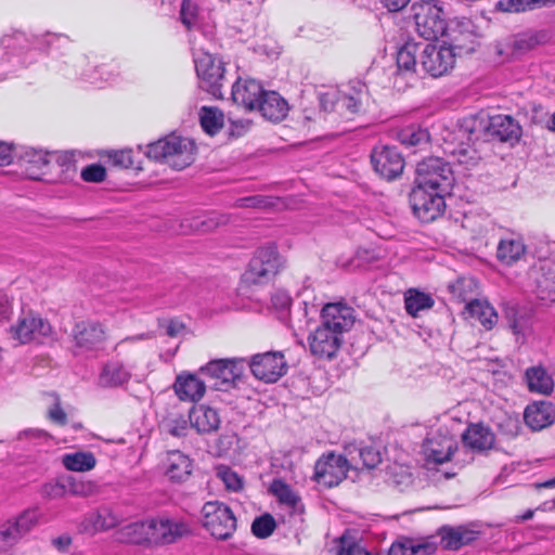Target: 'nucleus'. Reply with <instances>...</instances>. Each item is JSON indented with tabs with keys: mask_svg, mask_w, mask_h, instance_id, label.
<instances>
[{
	"mask_svg": "<svg viewBox=\"0 0 555 555\" xmlns=\"http://www.w3.org/2000/svg\"><path fill=\"white\" fill-rule=\"evenodd\" d=\"M284 259L276 246L268 244L260 246L249 260L248 268L242 279L247 284H260L269 281L284 267Z\"/></svg>",
	"mask_w": 555,
	"mask_h": 555,
	"instance_id": "obj_5",
	"label": "nucleus"
},
{
	"mask_svg": "<svg viewBox=\"0 0 555 555\" xmlns=\"http://www.w3.org/2000/svg\"><path fill=\"white\" fill-rule=\"evenodd\" d=\"M269 491L281 505L285 506L292 513H300L302 511L300 495L283 479H273Z\"/></svg>",
	"mask_w": 555,
	"mask_h": 555,
	"instance_id": "obj_31",
	"label": "nucleus"
},
{
	"mask_svg": "<svg viewBox=\"0 0 555 555\" xmlns=\"http://www.w3.org/2000/svg\"><path fill=\"white\" fill-rule=\"evenodd\" d=\"M144 154L155 162L182 170L194 162L195 143L175 133L147 144Z\"/></svg>",
	"mask_w": 555,
	"mask_h": 555,
	"instance_id": "obj_2",
	"label": "nucleus"
},
{
	"mask_svg": "<svg viewBox=\"0 0 555 555\" xmlns=\"http://www.w3.org/2000/svg\"><path fill=\"white\" fill-rule=\"evenodd\" d=\"M199 121L207 134L215 135L223 127V114L218 108L204 106L199 113Z\"/></svg>",
	"mask_w": 555,
	"mask_h": 555,
	"instance_id": "obj_43",
	"label": "nucleus"
},
{
	"mask_svg": "<svg viewBox=\"0 0 555 555\" xmlns=\"http://www.w3.org/2000/svg\"><path fill=\"white\" fill-rule=\"evenodd\" d=\"M20 540L17 533L11 525V520L0 527V551L7 552Z\"/></svg>",
	"mask_w": 555,
	"mask_h": 555,
	"instance_id": "obj_53",
	"label": "nucleus"
},
{
	"mask_svg": "<svg viewBox=\"0 0 555 555\" xmlns=\"http://www.w3.org/2000/svg\"><path fill=\"white\" fill-rule=\"evenodd\" d=\"M74 337L78 346L93 348L104 339L105 332L98 322L81 321L75 325Z\"/></svg>",
	"mask_w": 555,
	"mask_h": 555,
	"instance_id": "obj_33",
	"label": "nucleus"
},
{
	"mask_svg": "<svg viewBox=\"0 0 555 555\" xmlns=\"http://www.w3.org/2000/svg\"><path fill=\"white\" fill-rule=\"evenodd\" d=\"M404 304L406 312L415 318L421 311L430 309L435 301L427 293L409 289L404 295Z\"/></svg>",
	"mask_w": 555,
	"mask_h": 555,
	"instance_id": "obj_42",
	"label": "nucleus"
},
{
	"mask_svg": "<svg viewBox=\"0 0 555 555\" xmlns=\"http://www.w3.org/2000/svg\"><path fill=\"white\" fill-rule=\"evenodd\" d=\"M149 519L133 521L116 530L114 539L120 543L149 545Z\"/></svg>",
	"mask_w": 555,
	"mask_h": 555,
	"instance_id": "obj_34",
	"label": "nucleus"
},
{
	"mask_svg": "<svg viewBox=\"0 0 555 555\" xmlns=\"http://www.w3.org/2000/svg\"><path fill=\"white\" fill-rule=\"evenodd\" d=\"M48 417L51 422L61 426L67 423V415L62 409L57 397H54V403L48 410Z\"/></svg>",
	"mask_w": 555,
	"mask_h": 555,
	"instance_id": "obj_59",
	"label": "nucleus"
},
{
	"mask_svg": "<svg viewBox=\"0 0 555 555\" xmlns=\"http://www.w3.org/2000/svg\"><path fill=\"white\" fill-rule=\"evenodd\" d=\"M465 447L475 451H485L490 449L494 443V435L481 424H472L462 435Z\"/></svg>",
	"mask_w": 555,
	"mask_h": 555,
	"instance_id": "obj_32",
	"label": "nucleus"
},
{
	"mask_svg": "<svg viewBox=\"0 0 555 555\" xmlns=\"http://www.w3.org/2000/svg\"><path fill=\"white\" fill-rule=\"evenodd\" d=\"M347 455L349 456V452L356 457L358 462V467L362 464L363 467L374 468L380 463V453L373 447H363V448H347Z\"/></svg>",
	"mask_w": 555,
	"mask_h": 555,
	"instance_id": "obj_46",
	"label": "nucleus"
},
{
	"mask_svg": "<svg viewBox=\"0 0 555 555\" xmlns=\"http://www.w3.org/2000/svg\"><path fill=\"white\" fill-rule=\"evenodd\" d=\"M452 44H454L452 42ZM455 46L422 43L418 66L421 75L438 78L448 74L455 64Z\"/></svg>",
	"mask_w": 555,
	"mask_h": 555,
	"instance_id": "obj_10",
	"label": "nucleus"
},
{
	"mask_svg": "<svg viewBox=\"0 0 555 555\" xmlns=\"http://www.w3.org/2000/svg\"><path fill=\"white\" fill-rule=\"evenodd\" d=\"M168 431L175 437H182L188 429V422L183 417L170 418L168 421Z\"/></svg>",
	"mask_w": 555,
	"mask_h": 555,
	"instance_id": "obj_60",
	"label": "nucleus"
},
{
	"mask_svg": "<svg viewBox=\"0 0 555 555\" xmlns=\"http://www.w3.org/2000/svg\"><path fill=\"white\" fill-rule=\"evenodd\" d=\"M321 323L344 336L354 323L353 309L343 302L326 304L321 311Z\"/></svg>",
	"mask_w": 555,
	"mask_h": 555,
	"instance_id": "obj_21",
	"label": "nucleus"
},
{
	"mask_svg": "<svg viewBox=\"0 0 555 555\" xmlns=\"http://www.w3.org/2000/svg\"><path fill=\"white\" fill-rule=\"evenodd\" d=\"M421 42L408 41L397 53V67L399 75H421L418 61L421 59Z\"/></svg>",
	"mask_w": 555,
	"mask_h": 555,
	"instance_id": "obj_29",
	"label": "nucleus"
},
{
	"mask_svg": "<svg viewBox=\"0 0 555 555\" xmlns=\"http://www.w3.org/2000/svg\"><path fill=\"white\" fill-rule=\"evenodd\" d=\"M526 251L521 237L514 234L500 240L496 250L498 259L505 264H513L519 260Z\"/></svg>",
	"mask_w": 555,
	"mask_h": 555,
	"instance_id": "obj_35",
	"label": "nucleus"
},
{
	"mask_svg": "<svg viewBox=\"0 0 555 555\" xmlns=\"http://www.w3.org/2000/svg\"><path fill=\"white\" fill-rule=\"evenodd\" d=\"M485 128L490 135L504 142L517 141L521 135V127L509 115L499 114L489 117Z\"/></svg>",
	"mask_w": 555,
	"mask_h": 555,
	"instance_id": "obj_25",
	"label": "nucleus"
},
{
	"mask_svg": "<svg viewBox=\"0 0 555 555\" xmlns=\"http://www.w3.org/2000/svg\"><path fill=\"white\" fill-rule=\"evenodd\" d=\"M202 522L218 540H227L236 530V518L232 509L219 501L206 502L202 507Z\"/></svg>",
	"mask_w": 555,
	"mask_h": 555,
	"instance_id": "obj_9",
	"label": "nucleus"
},
{
	"mask_svg": "<svg viewBox=\"0 0 555 555\" xmlns=\"http://www.w3.org/2000/svg\"><path fill=\"white\" fill-rule=\"evenodd\" d=\"M214 46V41L211 44L207 41L199 42L196 36H193L191 39V50L199 86L214 96H219L221 94L224 68L222 62L211 53Z\"/></svg>",
	"mask_w": 555,
	"mask_h": 555,
	"instance_id": "obj_3",
	"label": "nucleus"
},
{
	"mask_svg": "<svg viewBox=\"0 0 555 555\" xmlns=\"http://www.w3.org/2000/svg\"><path fill=\"white\" fill-rule=\"evenodd\" d=\"M340 89L328 88L324 92H320V106L324 112H337Z\"/></svg>",
	"mask_w": 555,
	"mask_h": 555,
	"instance_id": "obj_52",
	"label": "nucleus"
},
{
	"mask_svg": "<svg viewBox=\"0 0 555 555\" xmlns=\"http://www.w3.org/2000/svg\"><path fill=\"white\" fill-rule=\"evenodd\" d=\"M264 90L255 79L238 78L232 86V100L248 111L256 109Z\"/></svg>",
	"mask_w": 555,
	"mask_h": 555,
	"instance_id": "obj_23",
	"label": "nucleus"
},
{
	"mask_svg": "<svg viewBox=\"0 0 555 555\" xmlns=\"http://www.w3.org/2000/svg\"><path fill=\"white\" fill-rule=\"evenodd\" d=\"M453 184L452 170L440 157H428L417 164L415 186L450 192Z\"/></svg>",
	"mask_w": 555,
	"mask_h": 555,
	"instance_id": "obj_7",
	"label": "nucleus"
},
{
	"mask_svg": "<svg viewBox=\"0 0 555 555\" xmlns=\"http://www.w3.org/2000/svg\"><path fill=\"white\" fill-rule=\"evenodd\" d=\"M495 8L502 12L520 13L527 11V0H499Z\"/></svg>",
	"mask_w": 555,
	"mask_h": 555,
	"instance_id": "obj_55",
	"label": "nucleus"
},
{
	"mask_svg": "<svg viewBox=\"0 0 555 555\" xmlns=\"http://www.w3.org/2000/svg\"><path fill=\"white\" fill-rule=\"evenodd\" d=\"M526 380L530 391L543 395L550 393L554 388L552 376L543 366H532L526 371Z\"/></svg>",
	"mask_w": 555,
	"mask_h": 555,
	"instance_id": "obj_39",
	"label": "nucleus"
},
{
	"mask_svg": "<svg viewBox=\"0 0 555 555\" xmlns=\"http://www.w3.org/2000/svg\"><path fill=\"white\" fill-rule=\"evenodd\" d=\"M371 164L377 175L386 180L399 177L404 168V160L395 146L377 145L371 153Z\"/></svg>",
	"mask_w": 555,
	"mask_h": 555,
	"instance_id": "obj_17",
	"label": "nucleus"
},
{
	"mask_svg": "<svg viewBox=\"0 0 555 555\" xmlns=\"http://www.w3.org/2000/svg\"><path fill=\"white\" fill-rule=\"evenodd\" d=\"M246 361L243 358L218 359L208 362L201 369L202 373L216 380L219 389L236 387L244 377Z\"/></svg>",
	"mask_w": 555,
	"mask_h": 555,
	"instance_id": "obj_14",
	"label": "nucleus"
},
{
	"mask_svg": "<svg viewBox=\"0 0 555 555\" xmlns=\"http://www.w3.org/2000/svg\"><path fill=\"white\" fill-rule=\"evenodd\" d=\"M90 487V483L76 481L74 478H68L67 480V493H72L74 495L87 496L89 494Z\"/></svg>",
	"mask_w": 555,
	"mask_h": 555,
	"instance_id": "obj_61",
	"label": "nucleus"
},
{
	"mask_svg": "<svg viewBox=\"0 0 555 555\" xmlns=\"http://www.w3.org/2000/svg\"><path fill=\"white\" fill-rule=\"evenodd\" d=\"M365 92L366 87L364 83L361 82H356L353 86H348L345 90L340 89L337 113H357L361 107L362 99Z\"/></svg>",
	"mask_w": 555,
	"mask_h": 555,
	"instance_id": "obj_36",
	"label": "nucleus"
},
{
	"mask_svg": "<svg viewBox=\"0 0 555 555\" xmlns=\"http://www.w3.org/2000/svg\"><path fill=\"white\" fill-rule=\"evenodd\" d=\"M109 159L115 166H119L121 168H130L133 166L131 150L115 151L109 155Z\"/></svg>",
	"mask_w": 555,
	"mask_h": 555,
	"instance_id": "obj_57",
	"label": "nucleus"
},
{
	"mask_svg": "<svg viewBox=\"0 0 555 555\" xmlns=\"http://www.w3.org/2000/svg\"><path fill=\"white\" fill-rule=\"evenodd\" d=\"M131 372L119 361H108L102 369L99 383L103 387H117L127 383Z\"/></svg>",
	"mask_w": 555,
	"mask_h": 555,
	"instance_id": "obj_38",
	"label": "nucleus"
},
{
	"mask_svg": "<svg viewBox=\"0 0 555 555\" xmlns=\"http://www.w3.org/2000/svg\"><path fill=\"white\" fill-rule=\"evenodd\" d=\"M189 418L191 426L199 434L216 431L220 426V416L217 410L204 404L193 406Z\"/></svg>",
	"mask_w": 555,
	"mask_h": 555,
	"instance_id": "obj_28",
	"label": "nucleus"
},
{
	"mask_svg": "<svg viewBox=\"0 0 555 555\" xmlns=\"http://www.w3.org/2000/svg\"><path fill=\"white\" fill-rule=\"evenodd\" d=\"M457 441L446 428L430 431L423 442L422 451L427 465L443 464L452 460Z\"/></svg>",
	"mask_w": 555,
	"mask_h": 555,
	"instance_id": "obj_15",
	"label": "nucleus"
},
{
	"mask_svg": "<svg viewBox=\"0 0 555 555\" xmlns=\"http://www.w3.org/2000/svg\"><path fill=\"white\" fill-rule=\"evenodd\" d=\"M62 464L67 470L85 473L92 470L96 465V459L92 452L77 451L62 456Z\"/></svg>",
	"mask_w": 555,
	"mask_h": 555,
	"instance_id": "obj_40",
	"label": "nucleus"
},
{
	"mask_svg": "<svg viewBox=\"0 0 555 555\" xmlns=\"http://www.w3.org/2000/svg\"><path fill=\"white\" fill-rule=\"evenodd\" d=\"M149 545L169 544L189 532V526L169 518L149 519Z\"/></svg>",
	"mask_w": 555,
	"mask_h": 555,
	"instance_id": "obj_20",
	"label": "nucleus"
},
{
	"mask_svg": "<svg viewBox=\"0 0 555 555\" xmlns=\"http://www.w3.org/2000/svg\"><path fill=\"white\" fill-rule=\"evenodd\" d=\"M23 67L24 62L20 54L0 48V82L13 76Z\"/></svg>",
	"mask_w": 555,
	"mask_h": 555,
	"instance_id": "obj_45",
	"label": "nucleus"
},
{
	"mask_svg": "<svg viewBox=\"0 0 555 555\" xmlns=\"http://www.w3.org/2000/svg\"><path fill=\"white\" fill-rule=\"evenodd\" d=\"M216 477L224 485L228 491L237 492L243 489V478L227 465L215 467Z\"/></svg>",
	"mask_w": 555,
	"mask_h": 555,
	"instance_id": "obj_48",
	"label": "nucleus"
},
{
	"mask_svg": "<svg viewBox=\"0 0 555 555\" xmlns=\"http://www.w3.org/2000/svg\"><path fill=\"white\" fill-rule=\"evenodd\" d=\"M256 108L271 121H281L288 113L287 102L275 91H264Z\"/></svg>",
	"mask_w": 555,
	"mask_h": 555,
	"instance_id": "obj_30",
	"label": "nucleus"
},
{
	"mask_svg": "<svg viewBox=\"0 0 555 555\" xmlns=\"http://www.w3.org/2000/svg\"><path fill=\"white\" fill-rule=\"evenodd\" d=\"M105 176H106V172H105L104 167H102L101 165H96V164L87 166L81 171V178L88 182H101L105 179Z\"/></svg>",
	"mask_w": 555,
	"mask_h": 555,
	"instance_id": "obj_56",
	"label": "nucleus"
},
{
	"mask_svg": "<svg viewBox=\"0 0 555 555\" xmlns=\"http://www.w3.org/2000/svg\"><path fill=\"white\" fill-rule=\"evenodd\" d=\"M10 335L20 345L30 344L33 341L42 343L43 339L53 335L51 324L39 314L28 312L21 315L17 321L10 326Z\"/></svg>",
	"mask_w": 555,
	"mask_h": 555,
	"instance_id": "obj_13",
	"label": "nucleus"
},
{
	"mask_svg": "<svg viewBox=\"0 0 555 555\" xmlns=\"http://www.w3.org/2000/svg\"><path fill=\"white\" fill-rule=\"evenodd\" d=\"M465 312L472 319L477 320L486 330H491L498 323V313L486 300L475 299L465 307Z\"/></svg>",
	"mask_w": 555,
	"mask_h": 555,
	"instance_id": "obj_37",
	"label": "nucleus"
},
{
	"mask_svg": "<svg viewBox=\"0 0 555 555\" xmlns=\"http://www.w3.org/2000/svg\"><path fill=\"white\" fill-rule=\"evenodd\" d=\"M448 193L414 185L410 194V203L414 215L422 222L436 220L446 209L444 195Z\"/></svg>",
	"mask_w": 555,
	"mask_h": 555,
	"instance_id": "obj_12",
	"label": "nucleus"
},
{
	"mask_svg": "<svg viewBox=\"0 0 555 555\" xmlns=\"http://www.w3.org/2000/svg\"><path fill=\"white\" fill-rule=\"evenodd\" d=\"M39 517L40 512L37 508L26 509L14 520H11V525L21 539L38 524Z\"/></svg>",
	"mask_w": 555,
	"mask_h": 555,
	"instance_id": "obj_47",
	"label": "nucleus"
},
{
	"mask_svg": "<svg viewBox=\"0 0 555 555\" xmlns=\"http://www.w3.org/2000/svg\"><path fill=\"white\" fill-rule=\"evenodd\" d=\"M393 482L397 486H408L412 482V475L406 468L402 466H395L393 468Z\"/></svg>",
	"mask_w": 555,
	"mask_h": 555,
	"instance_id": "obj_63",
	"label": "nucleus"
},
{
	"mask_svg": "<svg viewBox=\"0 0 555 555\" xmlns=\"http://www.w3.org/2000/svg\"><path fill=\"white\" fill-rule=\"evenodd\" d=\"M180 20L189 30V42L196 36L199 42L209 44L215 40L216 24L209 8L195 0H183L180 8Z\"/></svg>",
	"mask_w": 555,
	"mask_h": 555,
	"instance_id": "obj_4",
	"label": "nucleus"
},
{
	"mask_svg": "<svg viewBox=\"0 0 555 555\" xmlns=\"http://www.w3.org/2000/svg\"><path fill=\"white\" fill-rule=\"evenodd\" d=\"M51 165L56 164L64 179L72 178L76 172L74 154L70 152H50Z\"/></svg>",
	"mask_w": 555,
	"mask_h": 555,
	"instance_id": "obj_50",
	"label": "nucleus"
},
{
	"mask_svg": "<svg viewBox=\"0 0 555 555\" xmlns=\"http://www.w3.org/2000/svg\"><path fill=\"white\" fill-rule=\"evenodd\" d=\"M227 219L223 216H219L215 212L198 215L191 220H184L182 223L183 228H186L191 232L206 233L216 229L219 224L225 223Z\"/></svg>",
	"mask_w": 555,
	"mask_h": 555,
	"instance_id": "obj_41",
	"label": "nucleus"
},
{
	"mask_svg": "<svg viewBox=\"0 0 555 555\" xmlns=\"http://www.w3.org/2000/svg\"><path fill=\"white\" fill-rule=\"evenodd\" d=\"M539 43L537 35H521L516 38L514 46L518 50H530Z\"/></svg>",
	"mask_w": 555,
	"mask_h": 555,
	"instance_id": "obj_62",
	"label": "nucleus"
},
{
	"mask_svg": "<svg viewBox=\"0 0 555 555\" xmlns=\"http://www.w3.org/2000/svg\"><path fill=\"white\" fill-rule=\"evenodd\" d=\"M271 304L281 317H284L291 307L292 298L285 291H276L271 296Z\"/></svg>",
	"mask_w": 555,
	"mask_h": 555,
	"instance_id": "obj_54",
	"label": "nucleus"
},
{
	"mask_svg": "<svg viewBox=\"0 0 555 555\" xmlns=\"http://www.w3.org/2000/svg\"><path fill=\"white\" fill-rule=\"evenodd\" d=\"M50 438V435L42 430V429H36V428H29L21 431L18 434V439H29V440H42L47 441Z\"/></svg>",
	"mask_w": 555,
	"mask_h": 555,
	"instance_id": "obj_64",
	"label": "nucleus"
},
{
	"mask_svg": "<svg viewBox=\"0 0 555 555\" xmlns=\"http://www.w3.org/2000/svg\"><path fill=\"white\" fill-rule=\"evenodd\" d=\"M121 521L120 516L108 506H100L85 514L78 524L80 533L93 537L117 527Z\"/></svg>",
	"mask_w": 555,
	"mask_h": 555,
	"instance_id": "obj_19",
	"label": "nucleus"
},
{
	"mask_svg": "<svg viewBox=\"0 0 555 555\" xmlns=\"http://www.w3.org/2000/svg\"><path fill=\"white\" fill-rule=\"evenodd\" d=\"M398 139L403 145L420 146L428 143L429 134L427 130L410 125L399 130Z\"/></svg>",
	"mask_w": 555,
	"mask_h": 555,
	"instance_id": "obj_44",
	"label": "nucleus"
},
{
	"mask_svg": "<svg viewBox=\"0 0 555 555\" xmlns=\"http://www.w3.org/2000/svg\"><path fill=\"white\" fill-rule=\"evenodd\" d=\"M470 532L461 528H449L442 535V543L448 550H459L470 541Z\"/></svg>",
	"mask_w": 555,
	"mask_h": 555,
	"instance_id": "obj_49",
	"label": "nucleus"
},
{
	"mask_svg": "<svg viewBox=\"0 0 555 555\" xmlns=\"http://www.w3.org/2000/svg\"><path fill=\"white\" fill-rule=\"evenodd\" d=\"M437 543L429 538H398L389 548V555H431Z\"/></svg>",
	"mask_w": 555,
	"mask_h": 555,
	"instance_id": "obj_24",
	"label": "nucleus"
},
{
	"mask_svg": "<svg viewBox=\"0 0 555 555\" xmlns=\"http://www.w3.org/2000/svg\"><path fill=\"white\" fill-rule=\"evenodd\" d=\"M476 120L470 118L465 120V125L457 127L443 138L444 152L450 154L455 162L464 165L466 168L477 165L480 159L477 151L470 144L474 135V125Z\"/></svg>",
	"mask_w": 555,
	"mask_h": 555,
	"instance_id": "obj_6",
	"label": "nucleus"
},
{
	"mask_svg": "<svg viewBox=\"0 0 555 555\" xmlns=\"http://www.w3.org/2000/svg\"><path fill=\"white\" fill-rule=\"evenodd\" d=\"M43 494L49 499H59L67 494V485L61 481L48 482L43 486Z\"/></svg>",
	"mask_w": 555,
	"mask_h": 555,
	"instance_id": "obj_58",
	"label": "nucleus"
},
{
	"mask_svg": "<svg viewBox=\"0 0 555 555\" xmlns=\"http://www.w3.org/2000/svg\"><path fill=\"white\" fill-rule=\"evenodd\" d=\"M160 469L169 481L181 483L190 478L193 472V461L181 451H169L162 460Z\"/></svg>",
	"mask_w": 555,
	"mask_h": 555,
	"instance_id": "obj_22",
	"label": "nucleus"
},
{
	"mask_svg": "<svg viewBox=\"0 0 555 555\" xmlns=\"http://www.w3.org/2000/svg\"><path fill=\"white\" fill-rule=\"evenodd\" d=\"M350 467L358 469V462L351 452H349V457L335 452H328L317 461L314 479L318 483L331 488L337 486L346 478Z\"/></svg>",
	"mask_w": 555,
	"mask_h": 555,
	"instance_id": "obj_8",
	"label": "nucleus"
},
{
	"mask_svg": "<svg viewBox=\"0 0 555 555\" xmlns=\"http://www.w3.org/2000/svg\"><path fill=\"white\" fill-rule=\"evenodd\" d=\"M524 418L532 430H541L555 421V405L548 401L533 402L526 408Z\"/></svg>",
	"mask_w": 555,
	"mask_h": 555,
	"instance_id": "obj_27",
	"label": "nucleus"
},
{
	"mask_svg": "<svg viewBox=\"0 0 555 555\" xmlns=\"http://www.w3.org/2000/svg\"><path fill=\"white\" fill-rule=\"evenodd\" d=\"M173 389L181 401L197 402L204 397L206 385L195 374L181 373L176 377Z\"/></svg>",
	"mask_w": 555,
	"mask_h": 555,
	"instance_id": "obj_26",
	"label": "nucleus"
},
{
	"mask_svg": "<svg viewBox=\"0 0 555 555\" xmlns=\"http://www.w3.org/2000/svg\"><path fill=\"white\" fill-rule=\"evenodd\" d=\"M413 18L415 22L416 33L426 40H436L439 37L448 35L454 46L459 49H465L466 51L474 50V35L467 31L466 38L469 41V46L456 35V29L448 28L447 21L444 17L443 7L439 0H423L415 2L412 5Z\"/></svg>",
	"mask_w": 555,
	"mask_h": 555,
	"instance_id": "obj_1",
	"label": "nucleus"
},
{
	"mask_svg": "<svg viewBox=\"0 0 555 555\" xmlns=\"http://www.w3.org/2000/svg\"><path fill=\"white\" fill-rule=\"evenodd\" d=\"M14 162L16 171L24 178L41 180L50 170V152L30 146H18L14 149Z\"/></svg>",
	"mask_w": 555,
	"mask_h": 555,
	"instance_id": "obj_11",
	"label": "nucleus"
},
{
	"mask_svg": "<svg viewBox=\"0 0 555 555\" xmlns=\"http://www.w3.org/2000/svg\"><path fill=\"white\" fill-rule=\"evenodd\" d=\"M248 365L253 375L264 383H275L287 371L284 354L278 351L255 354Z\"/></svg>",
	"mask_w": 555,
	"mask_h": 555,
	"instance_id": "obj_16",
	"label": "nucleus"
},
{
	"mask_svg": "<svg viewBox=\"0 0 555 555\" xmlns=\"http://www.w3.org/2000/svg\"><path fill=\"white\" fill-rule=\"evenodd\" d=\"M344 336L320 323L308 336L310 352L320 359H332L341 347Z\"/></svg>",
	"mask_w": 555,
	"mask_h": 555,
	"instance_id": "obj_18",
	"label": "nucleus"
},
{
	"mask_svg": "<svg viewBox=\"0 0 555 555\" xmlns=\"http://www.w3.org/2000/svg\"><path fill=\"white\" fill-rule=\"evenodd\" d=\"M275 526L274 518L270 514H264L253 521L251 532L259 539H266L273 533Z\"/></svg>",
	"mask_w": 555,
	"mask_h": 555,
	"instance_id": "obj_51",
	"label": "nucleus"
}]
</instances>
